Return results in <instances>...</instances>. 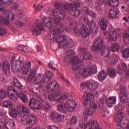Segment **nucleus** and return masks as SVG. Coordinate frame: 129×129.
<instances>
[{"instance_id": "1", "label": "nucleus", "mask_w": 129, "mask_h": 129, "mask_svg": "<svg viewBox=\"0 0 129 129\" xmlns=\"http://www.w3.org/2000/svg\"><path fill=\"white\" fill-rule=\"evenodd\" d=\"M81 60L78 57H74L70 60V63L73 66V71L75 73L77 77L82 76V77H88L92 74L97 73V67L95 65L89 64L85 67L83 64L80 65Z\"/></svg>"}, {"instance_id": "2", "label": "nucleus", "mask_w": 129, "mask_h": 129, "mask_svg": "<svg viewBox=\"0 0 129 129\" xmlns=\"http://www.w3.org/2000/svg\"><path fill=\"white\" fill-rule=\"evenodd\" d=\"M85 99L84 106L87 109L83 112L85 116H92L96 112L97 104L90 100L94 99V95L91 93L85 92L83 96Z\"/></svg>"}, {"instance_id": "3", "label": "nucleus", "mask_w": 129, "mask_h": 129, "mask_svg": "<svg viewBox=\"0 0 129 129\" xmlns=\"http://www.w3.org/2000/svg\"><path fill=\"white\" fill-rule=\"evenodd\" d=\"M14 3V0H0V12H3V15L5 16L6 19H3V17H0V25H5L8 26L10 25V22L8 19L11 17V21H13L15 19V14L13 13L12 11L9 10H5V7L3 5H5L7 7H9Z\"/></svg>"}, {"instance_id": "4", "label": "nucleus", "mask_w": 129, "mask_h": 129, "mask_svg": "<svg viewBox=\"0 0 129 129\" xmlns=\"http://www.w3.org/2000/svg\"><path fill=\"white\" fill-rule=\"evenodd\" d=\"M62 31L68 33V29L66 28L64 26H61L60 29L57 30L56 37L54 40V42L58 44V48H63V49H68V48H72L73 47V40L70 39L69 41H66V36L65 35H60V33H62Z\"/></svg>"}, {"instance_id": "5", "label": "nucleus", "mask_w": 129, "mask_h": 129, "mask_svg": "<svg viewBox=\"0 0 129 129\" xmlns=\"http://www.w3.org/2000/svg\"><path fill=\"white\" fill-rule=\"evenodd\" d=\"M32 64L31 62L28 61L25 64L24 61L17 59L13 61L12 63V72H18V71H22L23 74H28L31 71Z\"/></svg>"}, {"instance_id": "6", "label": "nucleus", "mask_w": 129, "mask_h": 129, "mask_svg": "<svg viewBox=\"0 0 129 129\" xmlns=\"http://www.w3.org/2000/svg\"><path fill=\"white\" fill-rule=\"evenodd\" d=\"M80 3H75L73 7V4L72 3H67L66 4H60V3H56L55 4V7L58 10H71V14L73 17H77L80 16L81 11L80 10H76V8L80 7Z\"/></svg>"}, {"instance_id": "7", "label": "nucleus", "mask_w": 129, "mask_h": 129, "mask_svg": "<svg viewBox=\"0 0 129 129\" xmlns=\"http://www.w3.org/2000/svg\"><path fill=\"white\" fill-rule=\"evenodd\" d=\"M90 49L92 51L101 50L102 56H103V57H108L110 53L108 47L103 48V39L100 37L94 40V43Z\"/></svg>"}, {"instance_id": "8", "label": "nucleus", "mask_w": 129, "mask_h": 129, "mask_svg": "<svg viewBox=\"0 0 129 129\" xmlns=\"http://www.w3.org/2000/svg\"><path fill=\"white\" fill-rule=\"evenodd\" d=\"M77 106L76 102L74 100H69L64 104H60L57 106L58 111L62 113H67L68 111L72 112L75 110Z\"/></svg>"}, {"instance_id": "9", "label": "nucleus", "mask_w": 129, "mask_h": 129, "mask_svg": "<svg viewBox=\"0 0 129 129\" xmlns=\"http://www.w3.org/2000/svg\"><path fill=\"white\" fill-rule=\"evenodd\" d=\"M16 109L19 115L22 116L21 120V123L24 125H29L28 117L24 118L23 116L30 114V109L26 107L23 104H20L16 106Z\"/></svg>"}, {"instance_id": "10", "label": "nucleus", "mask_w": 129, "mask_h": 129, "mask_svg": "<svg viewBox=\"0 0 129 129\" xmlns=\"http://www.w3.org/2000/svg\"><path fill=\"white\" fill-rule=\"evenodd\" d=\"M70 26L71 28H73L75 33L77 36L81 35V37H82L83 39H86V38L89 37V30H88V28H87L86 26H83L79 30L78 28H77L78 22H74L72 23H70Z\"/></svg>"}, {"instance_id": "11", "label": "nucleus", "mask_w": 129, "mask_h": 129, "mask_svg": "<svg viewBox=\"0 0 129 129\" xmlns=\"http://www.w3.org/2000/svg\"><path fill=\"white\" fill-rule=\"evenodd\" d=\"M105 103L107 104L108 107H113V105H115V103H116V97H106L104 96L98 101L99 106L100 107L104 105Z\"/></svg>"}, {"instance_id": "12", "label": "nucleus", "mask_w": 129, "mask_h": 129, "mask_svg": "<svg viewBox=\"0 0 129 129\" xmlns=\"http://www.w3.org/2000/svg\"><path fill=\"white\" fill-rule=\"evenodd\" d=\"M84 86H86L88 89L93 91L96 90V89L98 88V82L90 79L89 81L81 84V87L82 88H84Z\"/></svg>"}, {"instance_id": "13", "label": "nucleus", "mask_w": 129, "mask_h": 129, "mask_svg": "<svg viewBox=\"0 0 129 129\" xmlns=\"http://www.w3.org/2000/svg\"><path fill=\"white\" fill-rule=\"evenodd\" d=\"M82 21H84V22L86 23L90 30H91L93 33H96V32H97L98 27L96 26V23H95L94 21H91L89 22V19L87 17H81L80 19V21L82 22Z\"/></svg>"}, {"instance_id": "14", "label": "nucleus", "mask_w": 129, "mask_h": 129, "mask_svg": "<svg viewBox=\"0 0 129 129\" xmlns=\"http://www.w3.org/2000/svg\"><path fill=\"white\" fill-rule=\"evenodd\" d=\"M29 105L32 109H35V110L42 109L43 107V103L36 98H32L29 101Z\"/></svg>"}, {"instance_id": "15", "label": "nucleus", "mask_w": 129, "mask_h": 129, "mask_svg": "<svg viewBox=\"0 0 129 129\" xmlns=\"http://www.w3.org/2000/svg\"><path fill=\"white\" fill-rule=\"evenodd\" d=\"M52 15L54 17V21L56 24L60 23V20H63V19H65V17H66L65 13L61 11L58 13L56 9L52 10Z\"/></svg>"}, {"instance_id": "16", "label": "nucleus", "mask_w": 129, "mask_h": 129, "mask_svg": "<svg viewBox=\"0 0 129 129\" xmlns=\"http://www.w3.org/2000/svg\"><path fill=\"white\" fill-rule=\"evenodd\" d=\"M35 28L32 29V33L33 35L39 36L40 35L42 31L44 30V25L42 24L41 20H37L35 22Z\"/></svg>"}, {"instance_id": "17", "label": "nucleus", "mask_w": 129, "mask_h": 129, "mask_svg": "<svg viewBox=\"0 0 129 129\" xmlns=\"http://www.w3.org/2000/svg\"><path fill=\"white\" fill-rule=\"evenodd\" d=\"M46 88L48 92H52L58 93L59 91H61L60 86L56 81H53L51 83L48 84L46 85Z\"/></svg>"}, {"instance_id": "18", "label": "nucleus", "mask_w": 129, "mask_h": 129, "mask_svg": "<svg viewBox=\"0 0 129 129\" xmlns=\"http://www.w3.org/2000/svg\"><path fill=\"white\" fill-rule=\"evenodd\" d=\"M9 97L13 101H16L18 100V92L13 86H9L7 89Z\"/></svg>"}, {"instance_id": "19", "label": "nucleus", "mask_w": 129, "mask_h": 129, "mask_svg": "<svg viewBox=\"0 0 129 129\" xmlns=\"http://www.w3.org/2000/svg\"><path fill=\"white\" fill-rule=\"evenodd\" d=\"M119 93L120 100L122 103H127L128 101V97L127 93H126V88L123 87L118 90Z\"/></svg>"}, {"instance_id": "20", "label": "nucleus", "mask_w": 129, "mask_h": 129, "mask_svg": "<svg viewBox=\"0 0 129 129\" xmlns=\"http://www.w3.org/2000/svg\"><path fill=\"white\" fill-rule=\"evenodd\" d=\"M109 40L110 41H117L119 35L118 32L112 28L109 29Z\"/></svg>"}, {"instance_id": "21", "label": "nucleus", "mask_w": 129, "mask_h": 129, "mask_svg": "<svg viewBox=\"0 0 129 129\" xmlns=\"http://www.w3.org/2000/svg\"><path fill=\"white\" fill-rule=\"evenodd\" d=\"M4 118L6 123H4L3 129H16V123L15 121L11 120L8 122V118L7 116H4Z\"/></svg>"}, {"instance_id": "22", "label": "nucleus", "mask_w": 129, "mask_h": 129, "mask_svg": "<svg viewBox=\"0 0 129 129\" xmlns=\"http://www.w3.org/2000/svg\"><path fill=\"white\" fill-rule=\"evenodd\" d=\"M2 68L3 69L4 73H5L6 75L9 76L10 75V69L11 68L10 63L8 61H3L2 62Z\"/></svg>"}, {"instance_id": "23", "label": "nucleus", "mask_w": 129, "mask_h": 129, "mask_svg": "<svg viewBox=\"0 0 129 129\" xmlns=\"http://www.w3.org/2000/svg\"><path fill=\"white\" fill-rule=\"evenodd\" d=\"M53 92L54 93L53 94L49 95L48 97L49 101H51L52 102L57 101V100L58 101V96H59V95H61V93H62L61 91H59L58 93H56L55 92Z\"/></svg>"}, {"instance_id": "24", "label": "nucleus", "mask_w": 129, "mask_h": 129, "mask_svg": "<svg viewBox=\"0 0 129 129\" xmlns=\"http://www.w3.org/2000/svg\"><path fill=\"white\" fill-rule=\"evenodd\" d=\"M29 125H36L38 122V118L34 115H30L28 116Z\"/></svg>"}, {"instance_id": "25", "label": "nucleus", "mask_w": 129, "mask_h": 129, "mask_svg": "<svg viewBox=\"0 0 129 129\" xmlns=\"http://www.w3.org/2000/svg\"><path fill=\"white\" fill-rule=\"evenodd\" d=\"M42 22L45 24V26L46 27L47 29H52L53 24L52 23V22H51V18L49 17H44L42 19Z\"/></svg>"}, {"instance_id": "26", "label": "nucleus", "mask_w": 129, "mask_h": 129, "mask_svg": "<svg viewBox=\"0 0 129 129\" xmlns=\"http://www.w3.org/2000/svg\"><path fill=\"white\" fill-rule=\"evenodd\" d=\"M118 14H119V10L118 9H110L109 10V17L111 19H115Z\"/></svg>"}, {"instance_id": "27", "label": "nucleus", "mask_w": 129, "mask_h": 129, "mask_svg": "<svg viewBox=\"0 0 129 129\" xmlns=\"http://www.w3.org/2000/svg\"><path fill=\"white\" fill-rule=\"evenodd\" d=\"M52 77H53V73L50 71L48 72L46 76H44L43 79L40 81V84L48 82L49 80H50Z\"/></svg>"}, {"instance_id": "28", "label": "nucleus", "mask_w": 129, "mask_h": 129, "mask_svg": "<svg viewBox=\"0 0 129 129\" xmlns=\"http://www.w3.org/2000/svg\"><path fill=\"white\" fill-rule=\"evenodd\" d=\"M127 69V67L126 66V64L125 63H121L119 64L118 69V74L119 75H121V74H123L125 72V70Z\"/></svg>"}, {"instance_id": "29", "label": "nucleus", "mask_w": 129, "mask_h": 129, "mask_svg": "<svg viewBox=\"0 0 129 129\" xmlns=\"http://www.w3.org/2000/svg\"><path fill=\"white\" fill-rule=\"evenodd\" d=\"M76 54V52L72 50H67L66 52V57L64 58V61L68 62L69 59H71V57H73L74 55Z\"/></svg>"}, {"instance_id": "30", "label": "nucleus", "mask_w": 129, "mask_h": 129, "mask_svg": "<svg viewBox=\"0 0 129 129\" xmlns=\"http://www.w3.org/2000/svg\"><path fill=\"white\" fill-rule=\"evenodd\" d=\"M57 30H53L50 31L47 35V38L49 40H53V41L55 42V39L57 36Z\"/></svg>"}, {"instance_id": "31", "label": "nucleus", "mask_w": 129, "mask_h": 129, "mask_svg": "<svg viewBox=\"0 0 129 129\" xmlns=\"http://www.w3.org/2000/svg\"><path fill=\"white\" fill-rule=\"evenodd\" d=\"M11 84L13 86H15V87H17V88H22L23 87V85L21 84V82L19 81V80L17 79H13Z\"/></svg>"}, {"instance_id": "32", "label": "nucleus", "mask_w": 129, "mask_h": 129, "mask_svg": "<svg viewBox=\"0 0 129 129\" xmlns=\"http://www.w3.org/2000/svg\"><path fill=\"white\" fill-rule=\"evenodd\" d=\"M98 2L96 3V6H91L92 9H96V11L99 13L101 11V3H102V0H98Z\"/></svg>"}, {"instance_id": "33", "label": "nucleus", "mask_w": 129, "mask_h": 129, "mask_svg": "<svg viewBox=\"0 0 129 129\" xmlns=\"http://www.w3.org/2000/svg\"><path fill=\"white\" fill-rule=\"evenodd\" d=\"M107 76L106 73L104 71H101L99 73L98 78L100 81H102L106 78Z\"/></svg>"}, {"instance_id": "34", "label": "nucleus", "mask_w": 129, "mask_h": 129, "mask_svg": "<svg viewBox=\"0 0 129 129\" xmlns=\"http://www.w3.org/2000/svg\"><path fill=\"white\" fill-rule=\"evenodd\" d=\"M20 98V100L23 102V103H27L28 102V96L24 93H20L19 95H18L17 97Z\"/></svg>"}, {"instance_id": "35", "label": "nucleus", "mask_w": 129, "mask_h": 129, "mask_svg": "<svg viewBox=\"0 0 129 129\" xmlns=\"http://www.w3.org/2000/svg\"><path fill=\"white\" fill-rule=\"evenodd\" d=\"M107 73L109 77H114L115 75H116V73L115 72V70L112 68H109L107 69Z\"/></svg>"}, {"instance_id": "36", "label": "nucleus", "mask_w": 129, "mask_h": 129, "mask_svg": "<svg viewBox=\"0 0 129 129\" xmlns=\"http://www.w3.org/2000/svg\"><path fill=\"white\" fill-rule=\"evenodd\" d=\"M81 57L84 60H89V59H91V58H92V56L87 52H84L81 54Z\"/></svg>"}, {"instance_id": "37", "label": "nucleus", "mask_w": 129, "mask_h": 129, "mask_svg": "<svg viewBox=\"0 0 129 129\" xmlns=\"http://www.w3.org/2000/svg\"><path fill=\"white\" fill-rule=\"evenodd\" d=\"M119 0H107V4L110 7H117Z\"/></svg>"}, {"instance_id": "38", "label": "nucleus", "mask_w": 129, "mask_h": 129, "mask_svg": "<svg viewBox=\"0 0 129 129\" xmlns=\"http://www.w3.org/2000/svg\"><path fill=\"white\" fill-rule=\"evenodd\" d=\"M100 25L101 26V28L103 31H105L107 27V23L106 21H104V19H101L100 21Z\"/></svg>"}, {"instance_id": "39", "label": "nucleus", "mask_w": 129, "mask_h": 129, "mask_svg": "<svg viewBox=\"0 0 129 129\" xmlns=\"http://www.w3.org/2000/svg\"><path fill=\"white\" fill-rule=\"evenodd\" d=\"M119 44H117L116 43H114L112 44V46H111V50L112 51V52H117L118 50H119Z\"/></svg>"}, {"instance_id": "40", "label": "nucleus", "mask_w": 129, "mask_h": 129, "mask_svg": "<svg viewBox=\"0 0 129 129\" xmlns=\"http://www.w3.org/2000/svg\"><path fill=\"white\" fill-rule=\"evenodd\" d=\"M118 61V56H117L116 54H113L110 58V62H111V63L115 64V63H117Z\"/></svg>"}, {"instance_id": "41", "label": "nucleus", "mask_w": 129, "mask_h": 129, "mask_svg": "<svg viewBox=\"0 0 129 129\" xmlns=\"http://www.w3.org/2000/svg\"><path fill=\"white\" fill-rule=\"evenodd\" d=\"M9 115L13 118H16L17 117L18 114L17 113V111L15 109H12L9 111Z\"/></svg>"}, {"instance_id": "42", "label": "nucleus", "mask_w": 129, "mask_h": 129, "mask_svg": "<svg viewBox=\"0 0 129 129\" xmlns=\"http://www.w3.org/2000/svg\"><path fill=\"white\" fill-rule=\"evenodd\" d=\"M123 41L124 43H126V44H128L129 43V30H127L125 35L123 36Z\"/></svg>"}, {"instance_id": "43", "label": "nucleus", "mask_w": 129, "mask_h": 129, "mask_svg": "<svg viewBox=\"0 0 129 129\" xmlns=\"http://www.w3.org/2000/svg\"><path fill=\"white\" fill-rule=\"evenodd\" d=\"M3 106L9 108L13 106V103L10 100H6L3 102Z\"/></svg>"}, {"instance_id": "44", "label": "nucleus", "mask_w": 129, "mask_h": 129, "mask_svg": "<svg viewBox=\"0 0 129 129\" xmlns=\"http://www.w3.org/2000/svg\"><path fill=\"white\" fill-rule=\"evenodd\" d=\"M59 113L56 111H53L50 113V117L52 120H56Z\"/></svg>"}, {"instance_id": "45", "label": "nucleus", "mask_w": 129, "mask_h": 129, "mask_svg": "<svg viewBox=\"0 0 129 129\" xmlns=\"http://www.w3.org/2000/svg\"><path fill=\"white\" fill-rule=\"evenodd\" d=\"M123 58L124 59H127L129 58V48H125L122 52Z\"/></svg>"}, {"instance_id": "46", "label": "nucleus", "mask_w": 129, "mask_h": 129, "mask_svg": "<svg viewBox=\"0 0 129 129\" xmlns=\"http://www.w3.org/2000/svg\"><path fill=\"white\" fill-rule=\"evenodd\" d=\"M64 119H65V116L58 113L55 120L58 122H62V121H64Z\"/></svg>"}, {"instance_id": "47", "label": "nucleus", "mask_w": 129, "mask_h": 129, "mask_svg": "<svg viewBox=\"0 0 129 129\" xmlns=\"http://www.w3.org/2000/svg\"><path fill=\"white\" fill-rule=\"evenodd\" d=\"M7 97V91L0 90V99H5Z\"/></svg>"}, {"instance_id": "48", "label": "nucleus", "mask_w": 129, "mask_h": 129, "mask_svg": "<svg viewBox=\"0 0 129 129\" xmlns=\"http://www.w3.org/2000/svg\"><path fill=\"white\" fill-rule=\"evenodd\" d=\"M67 99V96L65 94H63L60 96V97L59 99H57L58 102H63L64 100H66Z\"/></svg>"}, {"instance_id": "49", "label": "nucleus", "mask_w": 129, "mask_h": 129, "mask_svg": "<svg viewBox=\"0 0 129 129\" xmlns=\"http://www.w3.org/2000/svg\"><path fill=\"white\" fill-rule=\"evenodd\" d=\"M3 119H4V114L0 112V129H3V124H4Z\"/></svg>"}, {"instance_id": "50", "label": "nucleus", "mask_w": 129, "mask_h": 129, "mask_svg": "<svg viewBox=\"0 0 129 129\" xmlns=\"http://www.w3.org/2000/svg\"><path fill=\"white\" fill-rule=\"evenodd\" d=\"M88 16L92 17L93 19H95V18H97V17L96 13H95V12H94L93 11H90L88 14Z\"/></svg>"}, {"instance_id": "51", "label": "nucleus", "mask_w": 129, "mask_h": 129, "mask_svg": "<svg viewBox=\"0 0 129 129\" xmlns=\"http://www.w3.org/2000/svg\"><path fill=\"white\" fill-rule=\"evenodd\" d=\"M89 12V9L86 7H84L82 10V13L84 15H88Z\"/></svg>"}, {"instance_id": "52", "label": "nucleus", "mask_w": 129, "mask_h": 129, "mask_svg": "<svg viewBox=\"0 0 129 129\" xmlns=\"http://www.w3.org/2000/svg\"><path fill=\"white\" fill-rule=\"evenodd\" d=\"M77 123V118L76 116H73L71 120V124H76Z\"/></svg>"}, {"instance_id": "53", "label": "nucleus", "mask_w": 129, "mask_h": 129, "mask_svg": "<svg viewBox=\"0 0 129 129\" xmlns=\"http://www.w3.org/2000/svg\"><path fill=\"white\" fill-rule=\"evenodd\" d=\"M25 48H26V46L23 45H18L16 47L17 50H19V51H25Z\"/></svg>"}, {"instance_id": "54", "label": "nucleus", "mask_w": 129, "mask_h": 129, "mask_svg": "<svg viewBox=\"0 0 129 129\" xmlns=\"http://www.w3.org/2000/svg\"><path fill=\"white\" fill-rule=\"evenodd\" d=\"M34 77H35V74H34V73H31L29 76H28V80H29V81H32V80L34 79Z\"/></svg>"}, {"instance_id": "55", "label": "nucleus", "mask_w": 129, "mask_h": 129, "mask_svg": "<svg viewBox=\"0 0 129 129\" xmlns=\"http://www.w3.org/2000/svg\"><path fill=\"white\" fill-rule=\"evenodd\" d=\"M43 107L44 108V109H45L46 110H48L50 109V108H51V106L48 103H45L44 105H43Z\"/></svg>"}, {"instance_id": "56", "label": "nucleus", "mask_w": 129, "mask_h": 129, "mask_svg": "<svg viewBox=\"0 0 129 129\" xmlns=\"http://www.w3.org/2000/svg\"><path fill=\"white\" fill-rule=\"evenodd\" d=\"M0 81L3 83L6 81V77L3 74H0Z\"/></svg>"}, {"instance_id": "57", "label": "nucleus", "mask_w": 129, "mask_h": 129, "mask_svg": "<svg viewBox=\"0 0 129 129\" xmlns=\"http://www.w3.org/2000/svg\"><path fill=\"white\" fill-rule=\"evenodd\" d=\"M12 10H17L18 8H19V5L17 3H14L12 7H11Z\"/></svg>"}, {"instance_id": "58", "label": "nucleus", "mask_w": 129, "mask_h": 129, "mask_svg": "<svg viewBox=\"0 0 129 129\" xmlns=\"http://www.w3.org/2000/svg\"><path fill=\"white\" fill-rule=\"evenodd\" d=\"M47 129H58V127L55 125H50L47 126Z\"/></svg>"}, {"instance_id": "59", "label": "nucleus", "mask_w": 129, "mask_h": 129, "mask_svg": "<svg viewBox=\"0 0 129 129\" xmlns=\"http://www.w3.org/2000/svg\"><path fill=\"white\" fill-rule=\"evenodd\" d=\"M7 33L5 29L0 28V35H4Z\"/></svg>"}, {"instance_id": "60", "label": "nucleus", "mask_w": 129, "mask_h": 129, "mask_svg": "<svg viewBox=\"0 0 129 129\" xmlns=\"http://www.w3.org/2000/svg\"><path fill=\"white\" fill-rule=\"evenodd\" d=\"M48 68H49V69H51L52 70H56V68L53 67V64L51 62L49 63Z\"/></svg>"}, {"instance_id": "61", "label": "nucleus", "mask_w": 129, "mask_h": 129, "mask_svg": "<svg viewBox=\"0 0 129 129\" xmlns=\"http://www.w3.org/2000/svg\"><path fill=\"white\" fill-rule=\"evenodd\" d=\"M18 17V18L21 19V18L22 17H24V13H23L22 12H19Z\"/></svg>"}, {"instance_id": "62", "label": "nucleus", "mask_w": 129, "mask_h": 129, "mask_svg": "<svg viewBox=\"0 0 129 129\" xmlns=\"http://www.w3.org/2000/svg\"><path fill=\"white\" fill-rule=\"evenodd\" d=\"M41 9H43V5L42 4H40L38 5L37 7V11H40Z\"/></svg>"}, {"instance_id": "63", "label": "nucleus", "mask_w": 129, "mask_h": 129, "mask_svg": "<svg viewBox=\"0 0 129 129\" xmlns=\"http://www.w3.org/2000/svg\"><path fill=\"white\" fill-rule=\"evenodd\" d=\"M18 26H22L23 25V22L22 21H18L17 23Z\"/></svg>"}, {"instance_id": "64", "label": "nucleus", "mask_w": 129, "mask_h": 129, "mask_svg": "<svg viewBox=\"0 0 129 129\" xmlns=\"http://www.w3.org/2000/svg\"><path fill=\"white\" fill-rule=\"evenodd\" d=\"M123 21H124L125 22H128V20L127 19V18H126V17L123 18Z\"/></svg>"}]
</instances>
